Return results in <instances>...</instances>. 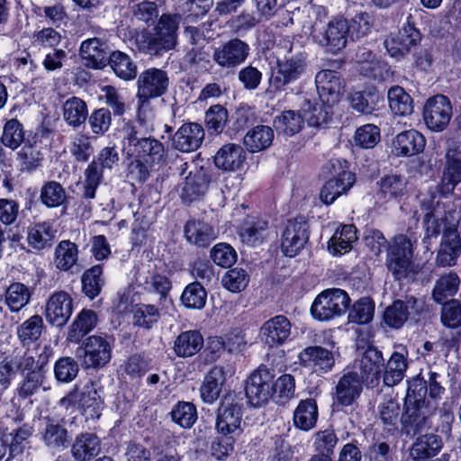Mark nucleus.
<instances>
[{"instance_id": "nucleus-51", "label": "nucleus", "mask_w": 461, "mask_h": 461, "mask_svg": "<svg viewBox=\"0 0 461 461\" xmlns=\"http://www.w3.org/2000/svg\"><path fill=\"white\" fill-rule=\"evenodd\" d=\"M348 36L357 40L366 36L374 26V18L367 12H359L347 20Z\"/></svg>"}, {"instance_id": "nucleus-43", "label": "nucleus", "mask_w": 461, "mask_h": 461, "mask_svg": "<svg viewBox=\"0 0 461 461\" xmlns=\"http://www.w3.org/2000/svg\"><path fill=\"white\" fill-rule=\"evenodd\" d=\"M97 324V315L92 310H82L73 321L68 339L72 342H78L85 335L90 332Z\"/></svg>"}, {"instance_id": "nucleus-6", "label": "nucleus", "mask_w": 461, "mask_h": 461, "mask_svg": "<svg viewBox=\"0 0 461 461\" xmlns=\"http://www.w3.org/2000/svg\"><path fill=\"white\" fill-rule=\"evenodd\" d=\"M350 299L348 294L339 288H330L321 292L311 307L312 317L319 321H330L346 312Z\"/></svg>"}, {"instance_id": "nucleus-3", "label": "nucleus", "mask_w": 461, "mask_h": 461, "mask_svg": "<svg viewBox=\"0 0 461 461\" xmlns=\"http://www.w3.org/2000/svg\"><path fill=\"white\" fill-rule=\"evenodd\" d=\"M441 375L429 371L427 378L416 379L408 388L407 402H421L429 411H436L441 403L445 388L441 385Z\"/></svg>"}, {"instance_id": "nucleus-21", "label": "nucleus", "mask_w": 461, "mask_h": 461, "mask_svg": "<svg viewBox=\"0 0 461 461\" xmlns=\"http://www.w3.org/2000/svg\"><path fill=\"white\" fill-rule=\"evenodd\" d=\"M456 148L449 146L446 153V166L443 169L438 192L446 196L451 194L461 183V159L456 157Z\"/></svg>"}, {"instance_id": "nucleus-7", "label": "nucleus", "mask_w": 461, "mask_h": 461, "mask_svg": "<svg viewBox=\"0 0 461 461\" xmlns=\"http://www.w3.org/2000/svg\"><path fill=\"white\" fill-rule=\"evenodd\" d=\"M242 406L235 395L225 396L218 408L215 428L219 434L233 439L241 431Z\"/></svg>"}, {"instance_id": "nucleus-28", "label": "nucleus", "mask_w": 461, "mask_h": 461, "mask_svg": "<svg viewBox=\"0 0 461 461\" xmlns=\"http://www.w3.org/2000/svg\"><path fill=\"white\" fill-rule=\"evenodd\" d=\"M306 61L303 53L285 57L277 60V75L275 80L286 85L299 78L305 71Z\"/></svg>"}, {"instance_id": "nucleus-33", "label": "nucleus", "mask_w": 461, "mask_h": 461, "mask_svg": "<svg viewBox=\"0 0 461 461\" xmlns=\"http://www.w3.org/2000/svg\"><path fill=\"white\" fill-rule=\"evenodd\" d=\"M185 237L187 241L197 247H207L215 238V231L207 222L190 220L185 226Z\"/></svg>"}, {"instance_id": "nucleus-53", "label": "nucleus", "mask_w": 461, "mask_h": 461, "mask_svg": "<svg viewBox=\"0 0 461 461\" xmlns=\"http://www.w3.org/2000/svg\"><path fill=\"white\" fill-rule=\"evenodd\" d=\"M40 199L45 206L56 208L65 203L67 193L59 182L49 181L41 186Z\"/></svg>"}, {"instance_id": "nucleus-48", "label": "nucleus", "mask_w": 461, "mask_h": 461, "mask_svg": "<svg viewBox=\"0 0 461 461\" xmlns=\"http://www.w3.org/2000/svg\"><path fill=\"white\" fill-rule=\"evenodd\" d=\"M459 285L460 279L456 273L449 272L442 275L435 284L433 298L438 303H443L456 294Z\"/></svg>"}, {"instance_id": "nucleus-49", "label": "nucleus", "mask_w": 461, "mask_h": 461, "mask_svg": "<svg viewBox=\"0 0 461 461\" xmlns=\"http://www.w3.org/2000/svg\"><path fill=\"white\" fill-rule=\"evenodd\" d=\"M31 294L27 286L22 283L9 285L5 294V302L11 312H17L30 301Z\"/></svg>"}, {"instance_id": "nucleus-41", "label": "nucleus", "mask_w": 461, "mask_h": 461, "mask_svg": "<svg viewBox=\"0 0 461 461\" xmlns=\"http://www.w3.org/2000/svg\"><path fill=\"white\" fill-rule=\"evenodd\" d=\"M357 240V230L353 225H344L338 229L328 242L329 251L336 256L349 251Z\"/></svg>"}, {"instance_id": "nucleus-40", "label": "nucleus", "mask_w": 461, "mask_h": 461, "mask_svg": "<svg viewBox=\"0 0 461 461\" xmlns=\"http://www.w3.org/2000/svg\"><path fill=\"white\" fill-rule=\"evenodd\" d=\"M378 184L379 190L376 193V198L383 203L402 196L407 191V181L401 176H386L381 178Z\"/></svg>"}, {"instance_id": "nucleus-29", "label": "nucleus", "mask_w": 461, "mask_h": 461, "mask_svg": "<svg viewBox=\"0 0 461 461\" xmlns=\"http://www.w3.org/2000/svg\"><path fill=\"white\" fill-rule=\"evenodd\" d=\"M226 371L223 366H213L204 376L200 387L202 400L206 403H213L222 390L226 382Z\"/></svg>"}, {"instance_id": "nucleus-22", "label": "nucleus", "mask_w": 461, "mask_h": 461, "mask_svg": "<svg viewBox=\"0 0 461 461\" xmlns=\"http://www.w3.org/2000/svg\"><path fill=\"white\" fill-rule=\"evenodd\" d=\"M247 159V152L237 143H227L214 155L215 166L224 171H237L243 167Z\"/></svg>"}, {"instance_id": "nucleus-17", "label": "nucleus", "mask_w": 461, "mask_h": 461, "mask_svg": "<svg viewBox=\"0 0 461 461\" xmlns=\"http://www.w3.org/2000/svg\"><path fill=\"white\" fill-rule=\"evenodd\" d=\"M73 312V299L65 291L50 295L46 303V320L50 324L61 327L65 325Z\"/></svg>"}, {"instance_id": "nucleus-18", "label": "nucleus", "mask_w": 461, "mask_h": 461, "mask_svg": "<svg viewBox=\"0 0 461 461\" xmlns=\"http://www.w3.org/2000/svg\"><path fill=\"white\" fill-rule=\"evenodd\" d=\"M384 366L382 352L369 346L363 352L359 364L361 377L367 386L374 387L379 384Z\"/></svg>"}, {"instance_id": "nucleus-27", "label": "nucleus", "mask_w": 461, "mask_h": 461, "mask_svg": "<svg viewBox=\"0 0 461 461\" xmlns=\"http://www.w3.org/2000/svg\"><path fill=\"white\" fill-rule=\"evenodd\" d=\"M57 230L52 223L41 221L28 227L27 244L35 251H42L52 247L56 239Z\"/></svg>"}, {"instance_id": "nucleus-23", "label": "nucleus", "mask_w": 461, "mask_h": 461, "mask_svg": "<svg viewBox=\"0 0 461 461\" xmlns=\"http://www.w3.org/2000/svg\"><path fill=\"white\" fill-rule=\"evenodd\" d=\"M426 146L425 137L416 130L403 131L393 140V152L396 156L411 157L423 151Z\"/></svg>"}, {"instance_id": "nucleus-36", "label": "nucleus", "mask_w": 461, "mask_h": 461, "mask_svg": "<svg viewBox=\"0 0 461 461\" xmlns=\"http://www.w3.org/2000/svg\"><path fill=\"white\" fill-rule=\"evenodd\" d=\"M45 446L53 452L65 449L69 443V435L67 429L54 421H49L41 431Z\"/></svg>"}, {"instance_id": "nucleus-64", "label": "nucleus", "mask_w": 461, "mask_h": 461, "mask_svg": "<svg viewBox=\"0 0 461 461\" xmlns=\"http://www.w3.org/2000/svg\"><path fill=\"white\" fill-rule=\"evenodd\" d=\"M228 119L227 110L221 105L212 106L205 113V122L210 134L221 132Z\"/></svg>"}, {"instance_id": "nucleus-45", "label": "nucleus", "mask_w": 461, "mask_h": 461, "mask_svg": "<svg viewBox=\"0 0 461 461\" xmlns=\"http://www.w3.org/2000/svg\"><path fill=\"white\" fill-rule=\"evenodd\" d=\"M87 114L86 103L78 97H70L63 104V118L70 126L77 127L84 123Z\"/></svg>"}, {"instance_id": "nucleus-14", "label": "nucleus", "mask_w": 461, "mask_h": 461, "mask_svg": "<svg viewBox=\"0 0 461 461\" xmlns=\"http://www.w3.org/2000/svg\"><path fill=\"white\" fill-rule=\"evenodd\" d=\"M309 239L308 225L303 218L287 221L282 235L281 249L287 257H294Z\"/></svg>"}, {"instance_id": "nucleus-1", "label": "nucleus", "mask_w": 461, "mask_h": 461, "mask_svg": "<svg viewBox=\"0 0 461 461\" xmlns=\"http://www.w3.org/2000/svg\"><path fill=\"white\" fill-rule=\"evenodd\" d=\"M434 191L428 190L418 195L420 209L424 213V221L427 235L437 236L443 226V237L440 249L437 256V264L442 267L456 264V258L461 253L459 235L456 223H447L443 218V211L438 201H435Z\"/></svg>"}, {"instance_id": "nucleus-5", "label": "nucleus", "mask_w": 461, "mask_h": 461, "mask_svg": "<svg viewBox=\"0 0 461 461\" xmlns=\"http://www.w3.org/2000/svg\"><path fill=\"white\" fill-rule=\"evenodd\" d=\"M348 30L347 20L343 18H333L328 23L317 19L312 26L311 34L318 44L335 53L346 47L349 37Z\"/></svg>"}, {"instance_id": "nucleus-24", "label": "nucleus", "mask_w": 461, "mask_h": 461, "mask_svg": "<svg viewBox=\"0 0 461 461\" xmlns=\"http://www.w3.org/2000/svg\"><path fill=\"white\" fill-rule=\"evenodd\" d=\"M420 304L419 301L413 297L408 298L405 302L395 300L384 311V322L392 328H401L409 316L419 312Z\"/></svg>"}, {"instance_id": "nucleus-9", "label": "nucleus", "mask_w": 461, "mask_h": 461, "mask_svg": "<svg viewBox=\"0 0 461 461\" xmlns=\"http://www.w3.org/2000/svg\"><path fill=\"white\" fill-rule=\"evenodd\" d=\"M273 372L266 366H260L247 379L245 392L252 405H263L273 396Z\"/></svg>"}, {"instance_id": "nucleus-15", "label": "nucleus", "mask_w": 461, "mask_h": 461, "mask_svg": "<svg viewBox=\"0 0 461 461\" xmlns=\"http://www.w3.org/2000/svg\"><path fill=\"white\" fill-rule=\"evenodd\" d=\"M420 41V32L410 23L402 26L396 33H392L384 41L386 50L393 58H402L418 45Z\"/></svg>"}, {"instance_id": "nucleus-42", "label": "nucleus", "mask_w": 461, "mask_h": 461, "mask_svg": "<svg viewBox=\"0 0 461 461\" xmlns=\"http://www.w3.org/2000/svg\"><path fill=\"white\" fill-rule=\"evenodd\" d=\"M387 99L390 110L394 115L406 117L412 113L413 101L402 87H391L387 93Z\"/></svg>"}, {"instance_id": "nucleus-31", "label": "nucleus", "mask_w": 461, "mask_h": 461, "mask_svg": "<svg viewBox=\"0 0 461 461\" xmlns=\"http://www.w3.org/2000/svg\"><path fill=\"white\" fill-rule=\"evenodd\" d=\"M101 451V441L93 433H81L74 439L70 452L77 461H90Z\"/></svg>"}, {"instance_id": "nucleus-50", "label": "nucleus", "mask_w": 461, "mask_h": 461, "mask_svg": "<svg viewBox=\"0 0 461 461\" xmlns=\"http://www.w3.org/2000/svg\"><path fill=\"white\" fill-rule=\"evenodd\" d=\"M107 60L116 76L122 79L131 80L136 77V66L127 54L122 51H113Z\"/></svg>"}, {"instance_id": "nucleus-44", "label": "nucleus", "mask_w": 461, "mask_h": 461, "mask_svg": "<svg viewBox=\"0 0 461 461\" xmlns=\"http://www.w3.org/2000/svg\"><path fill=\"white\" fill-rule=\"evenodd\" d=\"M177 41H175L171 34L165 35L161 32L155 31L144 40L141 49L150 55H161L164 52L174 50Z\"/></svg>"}, {"instance_id": "nucleus-35", "label": "nucleus", "mask_w": 461, "mask_h": 461, "mask_svg": "<svg viewBox=\"0 0 461 461\" xmlns=\"http://www.w3.org/2000/svg\"><path fill=\"white\" fill-rule=\"evenodd\" d=\"M78 247L76 243L65 240L59 242L54 249L53 263L60 271H70L78 261Z\"/></svg>"}, {"instance_id": "nucleus-54", "label": "nucleus", "mask_w": 461, "mask_h": 461, "mask_svg": "<svg viewBox=\"0 0 461 461\" xmlns=\"http://www.w3.org/2000/svg\"><path fill=\"white\" fill-rule=\"evenodd\" d=\"M303 125L302 115L294 111H285L276 117L274 126L276 131L285 135H294L298 133Z\"/></svg>"}, {"instance_id": "nucleus-25", "label": "nucleus", "mask_w": 461, "mask_h": 461, "mask_svg": "<svg viewBox=\"0 0 461 461\" xmlns=\"http://www.w3.org/2000/svg\"><path fill=\"white\" fill-rule=\"evenodd\" d=\"M443 446L442 439L434 433L417 437L409 449V458L412 461H426L437 456Z\"/></svg>"}, {"instance_id": "nucleus-37", "label": "nucleus", "mask_w": 461, "mask_h": 461, "mask_svg": "<svg viewBox=\"0 0 461 461\" xmlns=\"http://www.w3.org/2000/svg\"><path fill=\"white\" fill-rule=\"evenodd\" d=\"M318 420V406L313 399L302 400L294 411V424L308 431L315 427Z\"/></svg>"}, {"instance_id": "nucleus-57", "label": "nucleus", "mask_w": 461, "mask_h": 461, "mask_svg": "<svg viewBox=\"0 0 461 461\" xmlns=\"http://www.w3.org/2000/svg\"><path fill=\"white\" fill-rule=\"evenodd\" d=\"M170 415L173 421L182 428H191L197 420L196 408L188 402H179L173 407Z\"/></svg>"}, {"instance_id": "nucleus-46", "label": "nucleus", "mask_w": 461, "mask_h": 461, "mask_svg": "<svg viewBox=\"0 0 461 461\" xmlns=\"http://www.w3.org/2000/svg\"><path fill=\"white\" fill-rule=\"evenodd\" d=\"M355 178L348 180L330 178L321 189L320 199L325 204H331L340 195L346 194L355 184Z\"/></svg>"}, {"instance_id": "nucleus-32", "label": "nucleus", "mask_w": 461, "mask_h": 461, "mask_svg": "<svg viewBox=\"0 0 461 461\" xmlns=\"http://www.w3.org/2000/svg\"><path fill=\"white\" fill-rule=\"evenodd\" d=\"M362 383L357 373L349 372L344 375L336 387V399L344 406H348L360 395Z\"/></svg>"}, {"instance_id": "nucleus-16", "label": "nucleus", "mask_w": 461, "mask_h": 461, "mask_svg": "<svg viewBox=\"0 0 461 461\" xmlns=\"http://www.w3.org/2000/svg\"><path fill=\"white\" fill-rule=\"evenodd\" d=\"M168 78L165 71L149 68L142 72L138 79V97L143 103L149 98L160 96L167 88Z\"/></svg>"}, {"instance_id": "nucleus-26", "label": "nucleus", "mask_w": 461, "mask_h": 461, "mask_svg": "<svg viewBox=\"0 0 461 461\" xmlns=\"http://www.w3.org/2000/svg\"><path fill=\"white\" fill-rule=\"evenodd\" d=\"M290 334L291 323L283 315L271 318L260 329L262 339L270 347L283 344L289 338Z\"/></svg>"}, {"instance_id": "nucleus-58", "label": "nucleus", "mask_w": 461, "mask_h": 461, "mask_svg": "<svg viewBox=\"0 0 461 461\" xmlns=\"http://www.w3.org/2000/svg\"><path fill=\"white\" fill-rule=\"evenodd\" d=\"M42 328L43 321L41 317L33 315L18 327V338L23 344H30L41 337Z\"/></svg>"}, {"instance_id": "nucleus-52", "label": "nucleus", "mask_w": 461, "mask_h": 461, "mask_svg": "<svg viewBox=\"0 0 461 461\" xmlns=\"http://www.w3.org/2000/svg\"><path fill=\"white\" fill-rule=\"evenodd\" d=\"M207 300V292L199 282H193L185 286L181 302L188 309L201 310Z\"/></svg>"}, {"instance_id": "nucleus-20", "label": "nucleus", "mask_w": 461, "mask_h": 461, "mask_svg": "<svg viewBox=\"0 0 461 461\" xmlns=\"http://www.w3.org/2000/svg\"><path fill=\"white\" fill-rule=\"evenodd\" d=\"M204 139L203 128L194 122L183 124L174 134L172 142L176 149L182 152L196 150Z\"/></svg>"}, {"instance_id": "nucleus-34", "label": "nucleus", "mask_w": 461, "mask_h": 461, "mask_svg": "<svg viewBox=\"0 0 461 461\" xmlns=\"http://www.w3.org/2000/svg\"><path fill=\"white\" fill-rule=\"evenodd\" d=\"M203 338L197 330L181 332L174 341V352L179 357H190L201 350Z\"/></svg>"}, {"instance_id": "nucleus-61", "label": "nucleus", "mask_w": 461, "mask_h": 461, "mask_svg": "<svg viewBox=\"0 0 461 461\" xmlns=\"http://www.w3.org/2000/svg\"><path fill=\"white\" fill-rule=\"evenodd\" d=\"M272 398L278 403H284L291 399L294 394V379L291 375H283L275 382L272 381Z\"/></svg>"}, {"instance_id": "nucleus-62", "label": "nucleus", "mask_w": 461, "mask_h": 461, "mask_svg": "<svg viewBox=\"0 0 461 461\" xmlns=\"http://www.w3.org/2000/svg\"><path fill=\"white\" fill-rule=\"evenodd\" d=\"M102 178V168L98 166L96 161H92L85 171L83 196L86 199L95 198V191L101 184Z\"/></svg>"}, {"instance_id": "nucleus-19", "label": "nucleus", "mask_w": 461, "mask_h": 461, "mask_svg": "<svg viewBox=\"0 0 461 461\" xmlns=\"http://www.w3.org/2000/svg\"><path fill=\"white\" fill-rule=\"evenodd\" d=\"M299 359L304 367L317 374L328 373L335 363L333 353L320 346L304 348L299 354Z\"/></svg>"}, {"instance_id": "nucleus-47", "label": "nucleus", "mask_w": 461, "mask_h": 461, "mask_svg": "<svg viewBox=\"0 0 461 461\" xmlns=\"http://www.w3.org/2000/svg\"><path fill=\"white\" fill-rule=\"evenodd\" d=\"M407 368V363L403 353L393 352L389 358L384 374V383L387 386H393L400 383Z\"/></svg>"}, {"instance_id": "nucleus-60", "label": "nucleus", "mask_w": 461, "mask_h": 461, "mask_svg": "<svg viewBox=\"0 0 461 461\" xmlns=\"http://www.w3.org/2000/svg\"><path fill=\"white\" fill-rule=\"evenodd\" d=\"M24 139L23 124L16 119L9 120L3 131L1 137L2 143L12 149H17Z\"/></svg>"}, {"instance_id": "nucleus-4", "label": "nucleus", "mask_w": 461, "mask_h": 461, "mask_svg": "<svg viewBox=\"0 0 461 461\" xmlns=\"http://www.w3.org/2000/svg\"><path fill=\"white\" fill-rule=\"evenodd\" d=\"M413 243L404 234L395 236L390 246L387 266L395 279L402 280L416 274L412 262Z\"/></svg>"}, {"instance_id": "nucleus-59", "label": "nucleus", "mask_w": 461, "mask_h": 461, "mask_svg": "<svg viewBox=\"0 0 461 461\" xmlns=\"http://www.w3.org/2000/svg\"><path fill=\"white\" fill-rule=\"evenodd\" d=\"M139 285L142 286L144 290L149 293H156L160 295V300L166 301L167 294L171 289L169 280L159 275H153L150 276L142 277L141 275L137 278Z\"/></svg>"}, {"instance_id": "nucleus-55", "label": "nucleus", "mask_w": 461, "mask_h": 461, "mask_svg": "<svg viewBox=\"0 0 461 461\" xmlns=\"http://www.w3.org/2000/svg\"><path fill=\"white\" fill-rule=\"evenodd\" d=\"M31 435L32 429L27 425L9 433L2 432L7 449H9V453L13 456L20 455L24 450Z\"/></svg>"}, {"instance_id": "nucleus-12", "label": "nucleus", "mask_w": 461, "mask_h": 461, "mask_svg": "<svg viewBox=\"0 0 461 461\" xmlns=\"http://www.w3.org/2000/svg\"><path fill=\"white\" fill-rule=\"evenodd\" d=\"M249 50L247 42L234 38L216 47L212 53V59L221 68H233L245 62Z\"/></svg>"}, {"instance_id": "nucleus-63", "label": "nucleus", "mask_w": 461, "mask_h": 461, "mask_svg": "<svg viewBox=\"0 0 461 461\" xmlns=\"http://www.w3.org/2000/svg\"><path fill=\"white\" fill-rule=\"evenodd\" d=\"M102 272V267L96 265L86 270L82 276L83 292L89 298H95L101 291Z\"/></svg>"}, {"instance_id": "nucleus-30", "label": "nucleus", "mask_w": 461, "mask_h": 461, "mask_svg": "<svg viewBox=\"0 0 461 461\" xmlns=\"http://www.w3.org/2000/svg\"><path fill=\"white\" fill-rule=\"evenodd\" d=\"M107 54L106 44L97 38L87 39L80 46L84 65L91 68H103L108 59Z\"/></svg>"}, {"instance_id": "nucleus-13", "label": "nucleus", "mask_w": 461, "mask_h": 461, "mask_svg": "<svg viewBox=\"0 0 461 461\" xmlns=\"http://www.w3.org/2000/svg\"><path fill=\"white\" fill-rule=\"evenodd\" d=\"M316 87L321 101L328 107L337 104L344 92V83L336 71L324 69L316 74Z\"/></svg>"}, {"instance_id": "nucleus-8", "label": "nucleus", "mask_w": 461, "mask_h": 461, "mask_svg": "<svg viewBox=\"0 0 461 461\" xmlns=\"http://www.w3.org/2000/svg\"><path fill=\"white\" fill-rule=\"evenodd\" d=\"M61 403L77 404L86 416L90 419H97L104 408V399L101 388L93 382L86 383L81 388H77L67 397L61 400Z\"/></svg>"}, {"instance_id": "nucleus-56", "label": "nucleus", "mask_w": 461, "mask_h": 461, "mask_svg": "<svg viewBox=\"0 0 461 461\" xmlns=\"http://www.w3.org/2000/svg\"><path fill=\"white\" fill-rule=\"evenodd\" d=\"M407 404V412L410 422L414 428V432L422 431L431 426L429 417L436 411H429V409L421 402H411Z\"/></svg>"}, {"instance_id": "nucleus-39", "label": "nucleus", "mask_w": 461, "mask_h": 461, "mask_svg": "<svg viewBox=\"0 0 461 461\" xmlns=\"http://www.w3.org/2000/svg\"><path fill=\"white\" fill-rule=\"evenodd\" d=\"M268 223L263 220L247 221L240 230L241 242L249 247L260 245L268 235Z\"/></svg>"}, {"instance_id": "nucleus-38", "label": "nucleus", "mask_w": 461, "mask_h": 461, "mask_svg": "<svg viewBox=\"0 0 461 461\" xmlns=\"http://www.w3.org/2000/svg\"><path fill=\"white\" fill-rule=\"evenodd\" d=\"M274 140L273 130L267 125H258L244 136V145L249 152L255 153L269 148Z\"/></svg>"}, {"instance_id": "nucleus-2", "label": "nucleus", "mask_w": 461, "mask_h": 461, "mask_svg": "<svg viewBox=\"0 0 461 461\" xmlns=\"http://www.w3.org/2000/svg\"><path fill=\"white\" fill-rule=\"evenodd\" d=\"M122 153L127 158H140L153 167L164 163L166 158L165 148L160 141L141 136L134 127L125 129Z\"/></svg>"}, {"instance_id": "nucleus-11", "label": "nucleus", "mask_w": 461, "mask_h": 461, "mask_svg": "<svg viewBox=\"0 0 461 461\" xmlns=\"http://www.w3.org/2000/svg\"><path fill=\"white\" fill-rule=\"evenodd\" d=\"M111 350V345L104 338L90 336L84 346L77 349V356L82 358L86 368H98L110 361Z\"/></svg>"}, {"instance_id": "nucleus-10", "label": "nucleus", "mask_w": 461, "mask_h": 461, "mask_svg": "<svg viewBox=\"0 0 461 461\" xmlns=\"http://www.w3.org/2000/svg\"><path fill=\"white\" fill-rule=\"evenodd\" d=\"M452 116V105L443 95L429 98L423 107L422 117L426 126L432 131H442Z\"/></svg>"}]
</instances>
